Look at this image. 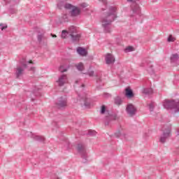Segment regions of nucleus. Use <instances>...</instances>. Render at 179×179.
<instances>
[{"instance_id": "de8ad7c7", "label": "nucleus", "mask_w": 179, "mask_h": 179, "mask_svg": "<svg viewBox=\"0 0 179 179\" xmlns=\"http://www.w3.org/2000/svg\"><path fill=\"white\" fill-rule=\"evenodd\" d=\"M53 125H57V122H53Z\"/></svg>"}, {"instance_id": "39448f33", "label": "nucleus", "mask_w": 179, "mask_h": 179, "mask_svg": "<svg viewBox=\"0 0 179 179\" xmlns=\"http://www.w3.org/2000/svg\"><path fill=\"white\" fill-rule=\"evenodd\" d=\"M162 134L159 138V142L161 143H164L166 142L167 139L170 138V135L171 134V127H164V129L162 130Z\"/></svg>"}, {"instance_id": "7ed1b4c3", "label": "nucleus", "mask_w": 179, "mask_h": 179, "mask_svg": "<svg viewBox=\"0 0 179 179\" xmlns=\"http://www.w3.org/2000/svg\"><path fill=\"white\" fill-rule=\"evenodd\" d=\"M127 2H131V10H130V17H134V16H136V15H140L141 13V7L136 1L135 0H127Z\"/></svg>"}, {"instance_id": "2eb2a0df", "label": "nucleus", "mask_w": 179, "mask_h": 179, "mask_svg": "<svg viewBox=\"0 0 179 179\" xmlns=\"http://www.w3.org/2000/svg\"><path fill=\"white\" fill-rule=\"evenodd\" d=\"M125 96L127 99H132V97H134V91H132L129 87L126 88Z\"/></svg>"}, {"instance_id": "9b49d317", "label": "nucleus", "mask_w": 179, "mask_h": 179, "mask_svg": "<svg viewBox=\"0 0 179 179\" xmlns=\"http://www.w3.org/2000/svg\"><path fill=\"white\" fill-rule=\"evenodd\" d=\"M105 60L107 65H111V64H114L115 62V58L111 53H108L106 55Z\"/></svg>"}, {"instance_id": "c85d7f7f", "label": "nucleus", "mask_w": 179, "mask_h": 179, "mask_svg": "<svg viewBox=\"0 0 179 179\" xmlns=\"http://www.w3.org/2000/svg\"><path fill=\"white\" fill-rule=\"evenodd\" d=\"M97 132L94 130H89L88 133L87 135H90V136H96Z\"/></svg>"}, {"instance_id": "c03bdc74", "label": "nucleus", "mask_w": 179, "mask_h": 179, "mask_svg": "<svg viewBox=\"0 0 179 179\" xmlns=\"http://www.w3.org/2000/svg\"><path fill=\"white\" fill-rule=\"evenodd\" d=\"M102 2H103V3H107V1H106V0H101Z\"/></svg>"}, {"instance_id": "aec40b11", "label": "nucleus", "mask_w": 179, "mask_h": 179, "mask_svg": "<svg viewBox=\"0 0 179 179\" xmlns=\"http://www.w3.org/2000/svg\"><path fill=\"white\" fill-rule=\"evenodd\" d=\"M75 66L78 71H80V72H82L85 69V66H83V63L80 62L78 64H75Z\"/></svg>"}, {"instance_id": "5701e85b", "label": "nucleus", "mask_w": 179, "mask_h": 179, "mask_svg": "<svg viewBox=\"0 0 179 179\" xmlns=\"http://www.w3.org/2000/svg\"><path fill=\"white\" fill-rule=\"evenodd\" d=\"M143 93L144 94H153V90L152 88H145Z\"/></svg>"}, {"instance_id": "412c9836", "label": "nucleus", "mask_w": 179, "mask_h": 179, "mask_svg": "<svg viewBox=\"0 0 179 179\" xmlns=\"http://www.w3.org/2000/svg\"><path fill=\"white\" fill-rule=\"evenodd\" d=\"M68 33H69L70 36H71V34H76V33H78V31L76 30V28H75V27L71 26L69 28Z\"/></svg>"}, {"instance_id": "dca6fc26", "label": "nucleus", "mask_w": 179, "mask_h": 179, "mask_svg": "<svg viewBox=\"0 0 179 179\" xmlns=\"http://www.w3.org/2000/svg\"><path fill=\"white\" fill-rule=\"evenodd\" d=\"M77 52L80 55H82V57H86V55H87V50L83 48L78 47L77 48Z\"/></svg>"}, {"instance_id": "f704fd0d", "label": "nucleus", "mask_w": 179, "mask_h": 179, "mask_svg": "<svg viewBox=\"0 0 179 179\" xmlns=\"http://www.w3.org/2000/svg\"><path fill=\"white\" fill-rule=\"evenodd\" d=\"M43 37H44V36H43V34L38 35L37 38H38V41L39 43H41V41H43Z\"/></svg>"}, {"instance_id": "c9c22d12", "label": "nucleus", "mask_w": 179, "mask_h": 179, "mask_svg": "<svg viewBox=\"0 0 179 179\" xmlns=\"http://www.w3.org/2000/svg\"><path fill=\"white\" fill-rule=\"evenodd\" d=\"M85 75H89L90 77L94 76V71H89L88 73H86Z\"/></svg>"}, {"instance_id": "393cba45", "label": "nucleus", "mask_w": 179, "mask_h": 179, "mask_svg": "<svg viewBox=\"0 0 179 179\" xmlns=\"http://www.w3.org/2000/svg\"><path fill=\"white\" fill-rule=\"evenodd\" d=\"M57 8L59 10L62 9L63 8H65V1H59L57 3Z\"/></svg>"}, {"instance_id": "8fccbe9b", "label": "nucleus", "mask_w": 179, "mask_h": 179, "mask_svg": "<svg viewBox=\"0 0 179 179\" xmlns=\"http://www.w3.org/2000/svg\"><path fill=\"white\" fill-rule=\"evenodd\" d=\"M83 135H86V134H83Z\"/></svg>"}, {"instance_id": "6e6552de", "label": "nucleus", "mask_w": 179, "mask_h": 179, "mask_svg": "<svg viewBox=\"0 0 179 179\" xmlns=\"http://www.w3.org/2000/svg\"><path fill=\"white\" fill-rule=\"evenodd\" d=\"M66 106H67L66 98H64L61 96L56 101V107L57 108H59V110H62V108H65Z\"/></svg>"}, {"instance_id": "20e7f679", "label": "nucleus", "mask_w": 179, "mask_h": 179, "mask_svg": "<svg viewBox=\"0 0 179 179\" xmlns=\"http://www.w3.org/2000/svg\"><path fill=\"white\" fill-rule=\"evenodd\" d=\"M29 64H33V62L29 61L27 63H22V66H18L15 69V76L17 79H19L20 76H23V74L24 73V69H27Z\"/></svg>"}, {"instance_id": "09e8293b", "label": "nucleus", "mask_w": 179, "mask_h": 179, "mask_svg": "<svg viewBox=\"0 0 179 179\" xmlns=\"http://www.w3.org/2000/svg\"><path fill=\"white\" fill-rule=\"evenodd\" d=\"M56 128H58V126H56Z\"/></svg>"}, {"instance_id": "3c124183", "label": "nucleus", "mask_w": 179, "mask_h": 179, "mask_svg": "<svg viewBox=\"0 0 179 179\" xmlns=\"http://www.w3.org/2000/svg\"><path fill=\"white\" fill-rule=\"evenodd\" d=\"M31 100L33 101V100H34V99H31Z\"/></svg>"}, {"instance_id": "ea45409f", "label": "nucleus", "mask_w": 179, "mask_h": 179, "mask_svg": "<svg viewBox=\"0 0 179 179\" xmlns=\"http://www.w3.org/2000/svg\"><path fill=\"white\" fill-rule=\"evenodd\" d=\"M80 6H81L82 8H87V3H82L80 4Z\"/></svg>"}, {"instance_id": "f3484780", "label": "nucleus", "mask_w": 179, "mask_h": 179, "mask_svg": "<svg viewBox=\"0 0 179 179\" xmlns=\"http://www.w3.org/2000/svg\"><path fill=\"white\" fill-rule=\"evenodd\" d=\"M71 16H79L80 15V9L78 7H73L71 10Z\"/></svg>"}, {"instance_id": "603ef678", "label": "nucleus", "mask_w": 179, "mask_h": 179, "mask_svg": "<svg viewBox=\"0 0 179 179\" xmlns=\"http://www.w3.org/2000/svg\"><path fill=\"white\" fill-rule=\"evenodd\" d=\"M13 1H16V0H13Z\"/></svg>"}, {"instance_id": "a18cd8bd", "label": "nucleus", "mask_w": 179, "mask_h": 179, "mask_svg": "<svg viewBox=\"0 0 179 179\" xmlns=\"http://www.w3.org/2000/svg\"><path fill=\"white\" fill-rule=\"evenodd\" d=\"M51 35L52 37H55V38L57 37V35H52V34H51Z\"/></svg>"}, {"instance_id": "2f4dec72", "label": "nucleus", "mask_w": 179, "mask_h": 179, "mask_svg": "<svg viewBox=\"0 0 179 179\" xmlns=\"http://www.w3.org/2000/svg\"><path fill=\"white\" fill-rule=\"evenodd\" d=\"M150 111H153L155 110V105H153V103H151L148 105Z\"/></svg>"}, {"instance_id": "b1692460", "label": "nucleus", "mask_w": 179, "mask_h": 179, "mask_svg": "<svg viewBox=\"0 0 179 179\" xmlns=\"http://www.w3.org/2000/svg\"><path fill=\"white\" fill-rule=\"evenodd\" d=\"M115 104L117 106H121V104H122V99H121V97L116 96L115 98Z\"/></svg>"}, {"instance_id": "0eeeda50", "label": "nucleus", "mask_w": 179, "mask_h": 179, "mask_svg": "<svg viewBox=\"0 0 179 179\" xmlns=\"http://www.w3.org/2000/svg\"><path fill=\"white\" fill-rule=\"evenodd\" d=\"M78 99L82 107L84 106L85 108H90L92 106V99L87 97V95L83 97L80 96V95H78Z\"/></svg>"}, {"instance_id": "1a4fd4ad", "label": "nucleus", "mask_w": 179, "mask_h": 179, "mask_svg": "<svg viewBox=\"0 0 179 179\" xmlns=\"http://www.w3.org/2000/svg\"><path fill=\"white\" fill-rule=\"evenodd\" d=\"M136 111L137 109L135 106L132 103L127 104L126 107V113L128 114L130 117H134V115H136Z\"/></svg>"}, {"instance_id": "58836bf2", "label": "nucleus", "mask_w": 179, "mask_h": 179, "mask_svg": "<svg viewBox=\"0 0 179 179\" xmlns=\"http://www.w3.org/2000/svg\"><path fill=\"white\" fill-rule=\"evenodd\" d=\"M62 17L64 19V22H68V15H64Z\"/></svg>"}, {"instance_id": "72a5a7b5", "label": "nucleus", "mask_w": 179, "mask_h": 179, "mask_svg": "<svg viewBox=\"0 0 179 179\" xmlns=\"http://www.w3.org/2000/svg\"><path fill=\"white\" fill-rule=\"evenodd\" d=\"M126 52H131V51H134V48L132 46H129L125 49Z\"/></svg>"}, {"instance_id": "4468645a", "label": "nucleus", "mask_w": 179, "mask_h": 179, "mask_svg": "<svg viewBox=\"0 0 179 179\" xmlns=\"http://www.w3.org/2000/svg\"><path fill=\"white\" fill-rule=\"evenodd\" d=\"M66 75L64 74V75H62L59 79L57 80V83L59 85V86L60 87H62L65 85V83L66 82Z\"/></svg>"}, {"instance_id": "e433bc0d", "label": "nucleus", "mask_w": 179, "mask_h": 179, "mask_svg": "<svg viewBox=\"0 0 179 179\" xmlns=\"http://www.w3.org/2000/svg\"><path fill=\"white\" fill-rule=\"evenodd\" d=\"M121 135H122V134L120 131H118L116 133H115V138H120V136H121Z\"/></svg>"}, {"instance_id": "79ce46f5", "label": "nucleus", "mask_w": 179, "mask_h": 179, "mask_svg": "<svg viewBox=\"0 0 179 179\" xmlns=\"http://www.w3.org/2000/svg\"><path fill=\"white\" fill-rule=\"evenodd\" d=\"M104 97H108L110 96V94L108 93H104L103 94Z\"/></svg>"}, {"instance_id": "a878e982", "label": "nucleus", "mask_w": 179, "mask_h": 179, "mask_svg": "<svg viewBox=\"0 0 179 179\" xmlns=\"http://www.w3.org/2000/svg\"><path fill=\"white\" fill-rule=\"evenodd\" d=\"M32 94L34 96H36V97H38V96H41V94L40 93V89L34 90L32 92Z\"/></svg>"}, {"instance_id": "423d86ee", "label": "nucleus", "mask_w": 179, "mask_h": 179, "mask_svg": "<svg viewBox=\"0 0 179 179\" xmlns=\"http://www.w3.org/2000/svg\"><path fill=\"white\" fill-rule=\"evenodd\" d=\"M78 153H80L83 159V163H87V153L86 152V147L85 145L80 143L77 145Z\"/></svg>"}, {"instance_id": "cd10ccee", "label": "nucleus", "mask_w": 179, "mask_h": 179, "mask_svg": "<svg viewBox=\"0 0 179 179\" xmlns=\"http://www.w3.org/2000/svg\"><path fill=\"white\" fill-rule=\"evenodd\" d=\"M75 6H73L72 4H71V3H66L65 5H64V8H66V9H67V10H72V9H73V8H74Z\"/></svg>"}, {"instance_id": "ddd939ff", "label": "nucleus", "mask_w": 179, "mask_h": 179, "mask_svg": "<svg viewBox=\"0 0 179 179\" xmlns=\"http://www.w3.org/2000/svg\"><path fill=\"white\" fill-rule=\"evenodd\" d=\"M30 136L34 141H36L37 142H44L45 141V138L43 136H36L33 134V133L30 132Z\"/></svg>"}, {"instance_id": "7c9ffc66", "label": "nucleus", "mask_w": 179, "mask_h": 179, "mask_svg": "<svg viewBox=\"0 0 179 179\" xmlns=\"http://www.w3.org/2000/svg\"><path fill=\"white\" fill-rule=\"evenodd\" d=\"M68 31L66 30H63L62 31V38H66V36H68Z\"/></svg>"}, {"instance_id": "9d476101", "label": "nucleus", "mask_w": 179, "mask_h": 179, "mask_svg": "<svg viewBox=\"0 0 179 179\" xmlns=\"http://www.w3.org/2000/svg\"><path fill=\"white\" fill-rule=\"evenodd\" d=\"M102 76H103V74H101V73H96L95 74V80L97 84L96 89L98 90H100V89L103 87V83L101 80Z\"/></svg>"}, {"instance_id": "c756f323", "label": "nucleus", "mask_w": 179, "mask_h": 179, "mask_svg": "<svg viewBox=\"0 0 179 179\" xmlns=\"http://www.w3.org/2000/svg\"><path fill=\"white\" fill-rule=\"evenodd\" d=\"M176 40V38L173 37V35H169L168 37L167 41L169 43H174V41Z\"/></svg>"}, {"instance_id": "f257e3e1", "label": "nucleus", "mask_w": 179, "mask_h": 179, "mask_svg": "<svg viewBox=\"0 0 179 179\" xmlns=\"http://www.w3.org/2000/svg\"><path fill=\"white\" fill-rule=\"evenodd\" d=\"M117 8L114 6L109 7V12L107 15L102 18L101 23L104 33L111 31V23L117 19Z\"/></svg>"}, {"instance_id": "bb28decb", "label": "nucleus", "mask_w": 179, "mask_h": 179, "mask_svg": "<svg viewBox=\"0 0 179 179\" xmlns=\"http://www.w3.org/2000/svg\"><path fill=\"white\" fill-rule=\"evenodd\" d=\"M148 71L149 72V73H155V70L153 69V65L149 64H148Z\"/></svg>"}, {"instance_id": "37998d69", "label": "nucleus", "mask_w": 179, "mask_h": 179, "mask_svg": "<svg viewBox=\"0 0 179 179\" xmlns=\"http://www.w3.org/2000/svg\"><path fill=\"white\" fill-rule=\"evenodd\" d=\"M10 13H12V14L16 13V10L11 9V10H10Z\"/></svg>"}, {"instance_id": "6ab92c4d", "label": "nucleus", "mask_w": 179, "mask_h": 179, "mask_svg": "<svg viewBox=\"0 0 179 179\" xmlns=\"http://www.w3.org/2000/svg\"><path fill=\"white\" fill-rule=\"evenodd\" d=\"M170 59H171V63L177 62L178 61V59H179L178 54L176 53V54L171 55V56L170 57Z\"/></svg>"}, {"instance_id": "4c0bfd02", "label": "nucleus", "mask_w": 179, "mask_h": 179, "mask_svg": "<svg viewBox=\"0 0 179 179\" xmlns=\"http://www.w3.org/2000/svg\"><path fill=\"white\" fill-rule=\"evenodd\" d=\"M1 30H5V29H8V25H3V24H0Z\"/></svg>"}, {"instance_id": "49530a36", "label": "nucleus", "mask_w": 179, "mask_h": 179, "mask_svg": "<svg viewBox=\"0 0 179 179\" xmlns=\"http://www.w3.org/2000/svg\"><path fill=\"white\" fill-rule=\"evenodd\" d=\"M81 87H85V85L83 84V85H81Z\"/></svg>"}, {"instance_id": "473e14b6", "label": "nucleus", "mask_w": 179, "mask_h": 179, "mask_svg": "<svg viewBox=\"0 0 179 179\" xmlns=\"http://www.w3.org/2000/svg\"><path fill=\"white\" fill-rule=\"evenodd\" d=\"M106 113V106L102 105L101 107V114H105Z\"/></svg>"}, {"instance_id": "f03ea898", "label": "nucleus", "mask_w": 179, "mask_h": 179, "mask_svg": "<svg viewBox=\"0 0 179 179\" xmlns=\"http://www.w3.org/2000/svg\"><path fill=\"white\" fill-rule=\"evenodd\" d=\"M163 106L166 110H173V113H179V101L178 100H165Z\"/></svg>"}, {"instance_id": "a211bd4d", "label": "nucleus", "mask_w": 179, "mask_h": 179, "mask_svg": "<svg viewBox=\"0 0 179 179\" xmlns=\"http://www.w3.org/2000/svg\"><path fill=\"white\" fill-rule=\"evenodd\" d=\"M70 36L71 37L72 41H79L80 38V34H78V32H76V34H73Z\"/></svg>"}, {"instance_id": "f8f14e48", "label": "nucleus", "mask_w": 179, "mask_h": 179, "mask_svg": "<svg viewBox=\"0 0 179 179\" xmlns=\"http://www.w3.org/2000/svg\"><path fill=\"white\" fill-rule=\"evenodd\" d=\"M117 120V115H108L105 117V125H109L110 121Z\"/></svg>"}, {"instance_id": "a19ab883", "label": "nucleus", "mask_w": 179, "mask_h": 179, "mask_svg": "<svg viewBox=\"0 0 179 179\" xmlns=\"http://www.w3.org/2000/svg\"><path fill=\"white\" fill-rule=\"evenodd\" d=\"M29 71H32V72H34V71H36V68H34V67H31V68L29 69Z\"/></svg>"}, {"instance_id": "4be33fe9", "label": "nucleus", "mask_w": 179, "mask_h": 179, "mask_svg": "<svg viewBox=\"0 0 179 179\" xmlns=\"http://www.w3.org/2000/svg\"><path fill=\"white\" fill-rule=\"evenodd\" d=\"M69 68H71V66H68L66 68H65V66L62 65L59 66V71L62 73H64V72H66V71H68L69 69Z\"/></svg>"}]
</instances>
